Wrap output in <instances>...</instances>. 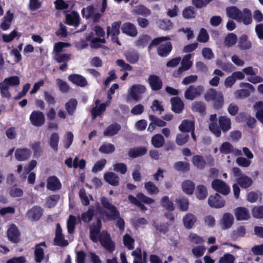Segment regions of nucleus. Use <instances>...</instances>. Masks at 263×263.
<instances>
[{
  "label": "nucleus",
  "instance_id": "1",
  "mask_svg": "<svg viewBox=\"0 0 263 263\" xmlns=\"http://www.w3.org/2000/svg\"><path fill=\"white\" fill-rule=\"evenodd\" d=\"M101 203L105 209L103 213L105 217L110 220H116V226L121 231H123L125 228V222L123 218L120 217V212L115 205H113L109 200L103 196L100 199Z\"/></svg>",
  "mask_w": 263,
  "mask_h": 263
},
{
  "label": "nucleus",
  "instance_id": "2",
  "mask_svg": "<svg viewBox=\"0 0 263 263\" xmlns=\"http://www.w3.org/2000/svg\"><path fill=\"white\" fill-rule=\"evenodd\" d=\"M226 10L228 17L235 20L238 23H243V24L248 25L252 22L251 11L248 8H244L241 11L236 6H230Z\"/></svg>",
  "mask_w": 263,
  "mask_h": 263
},
{
  "label": "nucleus",
  "instance_id": "3",
  "mask_svg": "<svg viewBox=\"0 0 263 263\" xmlns=\"http://www.w3.org/2000/svg\"><path fill=\"white\" fill-rule=\"evenodd\" d=\"M93 30L95 32L96 37H95V34L93 32H90L86 35V40L87 41H90L91 48L93 49L107 48L106 46L101 44V43L104 44L106 42L104 38L105 33L103 28L100 26L97 25L95 26Z\"/></svg>",
  "mask_w": 263,
  "mask_h": 263
},
{
  "label": "nucleus",
  "instance_id": "4",
  "mask_svg": "<svg viewBox=\"0 0 263 263\" xmlns=\"http://www.w3.org/2000/svg\"><path fill=\"white\" fill-rule=\"evenodd\" d=\"M20 83V79L17 76H10L5 78L3 81L0 83V93L2 97L7 99L10 98V87L17 86Z\"/></svg>",
  "mask_w": 263,
  "mask_h": 263
},
{
  "label": "nucleus",
  "instance_id": "5",
  "mask_svg": "<svg viewBox=\"0 0 263 263\" xmlns=\"http://www.w3.org/2000/svg\"><path fill=\"white\" fill-rule=\"evenodd\" d=\"M204 91L202 85H191L184 91V97L186 100L193 101L199 97Z\"/></svg>",
  "mask_w": 263,
  "mask_h": 263
},
{
  "label": "nucleus",
  "instance_id": "6",
  "mask_svg": "<svg viewBox=\"0 0 263 263\" xmlns=\"http://www.w3.org/2000/svg\"><path fill=\"white\" fill-rule=\"evenodd\" d=\"M102 228V222L100 219H98L96 222H94L90 227L89 238L93 242H97L100 237L102 236L101 230Z\"/></svg>",
  "mask_w": 263,
  "mask_h": 263
},
{
  "label": "nucleus",
  "instance_id": "7",
  "mask_svg": "<svg viewBox=\"0 0 263 263\" xmlns=\"http://www.w3.org/2000/svg\"><path fill=\"white\" fill-rule=\"evenodd\" d=\"M100 242L107 251L112 252L115 249V245L112 240L110 234L107 231H103L102 236L99 239Z\"/></svg>",
  "mask_w": 263,
  "mask_h": 263
},
{
  "label": "nucleus",
  "instance_id": "8",
  "mask_svg": "<svg viewBox=\"0 0 263 263\" xmlns=\"http://www.w3.org/2000/svg\"><path fill=\"white\" fill-rule=\"evenodd\" d=\"M212 187L214 190L223 195H227L230 192V187L220 179H214L212 182Z\"/></svg>",
  "mask_w": 263,
  "mask_h": 263
},
{
  "label": "nucleus",
  "instance_id": "9",
  "mask_svg": "<svg viewBox=\"0 0 263 263\" xmlns=\"http://www.w3.org/2000/svg\"><path fill=\"white\" fill-rule=\"evenodd\" d=\"M208 204L212 207L219 209L223 207L226 204L225 200L218 193L210 195L208 198Z\"/></svg>",
  "mask_w": 263,
  "mask_h": 263
},
{
  "label": "nucleus",
  "instance_id": "10",
  "mask_svg": "<svg viewBox=\"0 0 263 263\" xmlns=\"http://www.w3.org/2000/svg\"><path fill=\"white\" fill-rule=\"evenodd\" d=\"M29 119L31 124L36 127L43 125L45 120L44 114L38 110L33 111L30 115Z\"/></svg>",
  "mask_w": 263,
  "mask_h": 263
},
{
  "label": "nucleus",
  "instance_id": "11",
  "mask_svg": "<svg viewBox=\"0 0 263 263\" xmlns=\"http://www.w3.org/2000/svg\"><path fill=\"white\" fill-rule=\"evenodd\" d=\"M146 91V88L144 85L134 84L130 88L129 95L134 100L139 101L141 99L139 94L144 93Z\"/></svg>",
  "mask_w": 263,
  "mask_h": 263
},
{
  "label": "nucleus",
  "instance_id": "12",
  "mask_svg": "<svg viewBox=\"0 0 263 263\" xmlns=\"http://www.w3.org/2000/svg\"><path fill=\"white\" fill-rule=\"evenodd\" d=\"M54 243L55 245L60 247H66L68 245V241L64 238V236L62 234V229L59 223L56 225Z\"/></svg>",
  "mask_w": 263,
  "mask_h": 263
},
{
  "label": "nucleus",
  "instance_id": "13",
  "mask_svg": "<svg viewBox=\"0 0 263 263\" xmlns=\"http://www.w3.org/2000/svg\"><path fill=\"white\" fill-rule=\"evenodd\" d=\"M7 235L8 239L12 242L17 243L21 240L20 231L16 226L14 224H12L10 226L7 230Z\"/></svg>",
  "mask_w": 263,
  "mask_h": 263
},
{
  "label": "nucleus",
  "instance_id": "14",
  "mask_svg": "<svg viewBox=\"0 0 263 263\" xmlns=\"http://www.w3.org/2000/svg\"><path fill=\"white\" fill-rule=\"evenodd\" d=\"M43 211L44 210L41 207L34 205L27 211L26 216L32 221H38L42 216Z\"/></svg>",
  "mask_w": 263,
  "mask_h": 263
},
{
  "label": "nucleus",
  "instance_id": "15",
  "mask_svg": "<svg viewBox=\"0 0 263 263\" xmlns=\"http://www.w3.org/2000/svg\"><path fill=\"white\" fill-rule=\"evenodd\" d=\"M148 82L153 91H158L162 88V81L157 75H150L148 78Z\"/></svg>",
  "mask_w": 263,
  "mask_h": 263
},
{
  "label": "nucleus",
  "instance_id": "16",
  "mask_svg": "<svg viewBox=\"0 0 263 263\" xmlns=\"http://www.w3.org/2000/svg\"><path fill=\"white\" fill-rule=\"evenodd\" d=\"M81 18L79 13L72 11L66 15L65 23L69 26L77 27L80 24Z\"/></svg>",
  "mask_w": 263,
  "mask_h": 263
},
{
  "label": "nucleus",
  "instance_id": "17",
  "mask_svg": "<svg viewBox=\"0 0 263 263\" xmlns=\"http://www.w3.org/2000/svg\"><path fill=\"white\" fill-rule=\"evenodd\" d=\"M234 214L237 220H248L251 218L249 210L243 206H239L234 210Z\"/></svg>",
  "mask_w": 263,
  "mask_h": 263
},
{
  "label": "nucleus",
  "instance_id": "18",
  "mask_svg": "<svg viewBox=\"0 0 263 263\" xmlns=\"http://www.w3.org/2000/svg\"><path fill=\"white\" fill-rule=\"evenodd\" d=\"M121 31L123 33L131 37H135L138 34L136 26L130 22L124 23L121 26Z\"/></svg>",
  "mask_w": 263,
  "mask_h": 263
},
{
  "label": "nucleus",
  "instance_id": "19",
  "mask_svg": "<svg viewBox=\"0 0 263 263\" xmlns=\"http://www.w3.org/2000/svg\"><path fill=\"white\" fill-rule=\"evenodd\" d=\"M31 151L28 148H17L15 151V158L19 161H26L30 158Z\"/></svg>",
  "mask_w": 263,
  "mask_h": 263
},
{
  "label": "nucleus",
  "instance_id": "20",
  "mask_svg": "<svg viewBox=\"0 0 263 263\" xmlns=\"http://www.w3.org/2000/svg\"><path fill=\"white\" fill-rule=\"evenodd\" d=\"M171 109L172 111L177 114H180L184 109V104L181 98L179 97H174L170 100Z\"/></svg>",
  "mask_w": 263,
  "mask_h": 263
},
{
  "label": "nucleus",
  "instance_id": "21",
  "mask_svg": "<svg viewBox=\"0 0 263 263\" xmlns=\"http://www.w3.org/2000/svg\"><path fill=\"white\" fill-rule=\"evenodd\" d=\"M68 79L72 83L79 87H84L88 84L85 78L79 74H71L68 76Z\"/></svg>",
  "mask_w": 263,
  "mask_h": 263
},
{
  "label": "nucleus",
  "instance_id": "22",
  "mask_svg": "<svg viewBox=\"0 0 263 263\" xmlns=\"http://www.w3.org/2000/svg\"><path fill=\"white\" fill-rule=\"evenodd\" d=\"M211 123L209 125V130L216 137H219L221 136V132L217 124L216 114L211 115L210 117Z\"/></svg>",
  "mask_w": 263,
  "mask_h": 263
},
{
  "label": "nucleus",
  "instance_id": "23",
  "mask_svg": "<svg viewBox=\"0 0 263 263\" xmlns=\"http://www.w3.org/2000/svg\"><path fill=\"white\" fill-rule=\"evenodd\" d=\"M173 46L170 42L161 44L157 48V53L161 57L168 56L172 50Z\"/></svg>",
  "mask_w": 263,
  "mask_h": 263
},
{
  "label": "nucleus",
  "instance_id": "24",
  "mask_svg": "<svg viewBox=\"0 0 263 263\" xmlns=\"http://www.w3.org/2000/svg\"><path fill=\"white\" fill-rule=\"evenodd\" d=\"M234 217L230 213H225L220 220V224L223 230L230 229L234 223Z\"/></svg>",
  "mask_w": 263,
  "mask_h": 263
},
{
  "label": "nucleus",
  "instance_id": "25",
  "mask_svg": "<svg viewBox=\"0 0 263 263\" xmlns=\"http://www.w3.org/2000/svg\"><path fill=\"white\" fill-rule=\"evenodd\" d=\"M147 152V149L144 146H138L130 148L128 152V155L132 158H136L145 155Z\"/></svg>",
  "mask_w": 263,
  "mask_h": 263
},
{
  "label": "nucleus",
  "instance_id": "26",
  "mask_svg": "<svg viewBox=\"0 0 263 263\" xmlns=\"http://www.w3.org/2000/svg\"><path fill=\"white\" fill-rule=\"evenodd\" d=\"M219 127L220 132L227 133L231 128V122L230 119L225 116H220L218 118Z\"/></svg>",
  "mask_w": 263,
  "mask_h": 263
},
{
  "label": "nucleus",
  "instance_id": "27",
  "mask_svg": "<svg viewBox=\"0 0 263 263\" xmlns=\"http://www.w3.org/2000/svg\"><path fill=\"white\" fill-rule=\"evenodd\" d=\"M178 128L182 133H190L195 130V122L192 120L184 119L182 121Z\"/></svg>",
  "mask_w": 263,
  "mask_h": 263
},
{
  "label": "nucleus",
  "instance_id": "28",
  "mask_svg": "<svg viewBox=\"0 0 263 263\" xmlns=\"http://www.w3.org/2000/svg\"><path fill=\"white\" fill-rule=\"evenodd\" d=\"M61 183L56 176H50L47 180V187L50 191H57L61 189Z\"/></svg>",
  "mask_w": 263,
  "mask_h": 263
},
{
  "label": "nucleus",
  "instance_id": "29",
  "mask_svg": "<svg viewBox=\"0 0 263 263\" xmlns=\"http://www.w3.org/2000/svg\"><path fill=\"white\" fill-rule=\"evenodd\" d=\"M197 221V217L193 214L186 213L183 217L182 221L184 227L187 229H192Z\"/></svg>",
  "mask_w": 263,
  "mask_h": 263
},
{
  "label": "nucleus",
  "instance_id": "30",
  "mask_svg": "<svg viewBox=\"0 0 263 263\" xmlns=\"http://www.w3.org/2000/svg\"><path fill=\"white\" fill-rule=\"evenodd\" d=\"M104 180L109 184L112 186H118L119 184L120 178L115 173L109 172L104 175Z\"/></svg>",
  "mask_w": 263,
  "mask_h": 263
},
{
  "label": "nucleus",
  "instance_id": "31",
  "mask_svg": "<svg viewBox=\"0 0 263 263\" xmlns=\"http://www.w3.org/2000/svg\"><path fill=\"white\" fill-rule=\"evenodd\" d=\"M194 191L196 197L199 200H204L208 195L207 188L203 184L198 185Z\"/></svg>",
  "mask_w": 263,
  "mask_h": 263
},
{
  "label": "nucleus",
  "instance_id": "32",
  "mask_svg": "<svg viewBox=\"0 0 263 263\" xmlns=\"http://www.w3.org/2000/svg\"><path fill=\"white\" fill-rule=\"evenodd\" d=\"M125 57L126 60L130 64H135L139 60L140 55L139 52L135 49L127 51L125 53Z\"/></svg>",
  "mask_w": 263,
  "mask_h": 263
},
{
  "label": "nucleus",
  "instance_id": "33",
  "mask_svg": "<svg viewBox=\"0 0 263 263\" xmlns=\"http://www.w3.org/2000/svg\"><path fill=\"white\" fill-rule=\"evenodd\" d=\"M238 46L241 50H247L252 47V44L248 40V37L246 34H242L239 39Z\"/></svg>",
  "mask_w": 263,
  "mask_h": 263
},
{
  "label": "nucleus",
  "instance_id": "34",
  "mask_svg": "<svg viewBox=\"0 0 263 263\" xmlns=\"http://www.w3.org/2000/svg\"><path fill=\"white\" fill-rule=\"evenodd\" d=\"M237 182L243 189L249 188L253 183L252 179L246 175L237 178Z\"/></svg>",
  "mask_w": 263,
  "mask_h": 263
},
{
  "label": "nucleus",
  "instance_id": "35",
  "mask_svg": "<svg viewBox=\"0 0 263 263\" xmlns=\"http://www.w3.org/2000/svg\"><path fill=\"white\" fill-rule=\"evenodd\" d=\"M183 191L186 194L192 195L195 189V183L190 180L183 181L181 184Z\"/></svg>",
  "mask_w": 263,
  "mask_h": 263
},
{
  "label": "nucleus",
  "instance_id": "36",
  "mask_svg": "<svg viewBox=\"0 0 263 263\" xmlns=\"http://www.w3.org/2000/svg\"><path fill=\"white\" fill-rule=\"evenodd\" d=\"M121 21H118L114 22L111 24V27L108 26L107 27L106 34L108 36L110 34H113L115 36L116 34L119 35L120 33V29L121 28Z\"/></svg>",
  "mask_w": 263,
  "mask_h": 263
},
{
  "label": "nucleus",
  "instance_id": "37",
  "mask_svg": "<svg viewBox=\"0 0 263 263\" xmlns=\"http://www.w3.org/2000/svg\"><path fill=\"white\" fill-rule=\"evenodd\" d=\"M121 129V126L118 123L111 124L107 126L104 131L105 136L110 137L117 134Z\"/></svg>",
  "mask_w": 263,
  "mask_h": 263
},
{
  "label": "nucleus",
  "instance_id": "38",
  "mask_svg": "<svg viewBox=\"0 0 263 263\" xmlns=\"http://www.w3.org/2000/svg\"><path fill=\"white\" fill-rule=\"evenodd\" d=\"M192 163L199 170H203L206 166V161L202 155H196L192 158Z\"/></svg>",
  "mask_w": 263,
  "mask_h": 263
},
{
  "label": "nucleus",
  "instance_id": "39",
  "mask_svg": "<svg viewBox=\"0 0 263 263\" xmlns=\"http://www.w3.org/2000/svg\"><path fill=\"white\" fill-rule=\"evenodd\" d=\"M132 13L136 15H141L144 16H149L151 13L150 10L142 5L135 6L132 10Z\"/></svg>",
  "mask_w": 263,
  "mask_h": 263
},
{
  "label": "nucleus",
  "instance_id": "40",
  "mask_svg": "<svg viewBox=\"0 0 263 263\" xmlns=\"http://www.w3.org/2000/svg\"><path fill=\"white\" fill-rule=\"evenodd\" d=\"M78 105V101L76 99H70L65 104V109H66L68 114L72 116L76 111L77 106Z\"/></svg>",
  "mask_w": 263,
  "mask_h": 263
},
{
  "label": "nucleus",
  "instance_id": "41",
  "mask_svg": "<svg viewBox=\"0 0 263 263\" xmlns=\"http://www.w3.org/2000/svg\"><path fill=\"white\" fill-rule=\"evenodd\" d=\"M176 202L181 211L185 212L187 211L189 206V201L185 197H179L176 200Z\"/></svg>",
  "mask_w": 263,
  "mask_h": 263
},
{
  "label": "nucleus",
  "instance_id": "42",
  "mask_svg": "<svg viewBox=\"0 0 263 263\" xmlns=\"http://www.w3.org/2000/svg\"><path fill=\"white\" fill-rule=\"evenodd\" d=\"M173 167L176 171L182 173L187 172L190 170L189 163L184 161H178L174 163Z\"/></svg>",
  "mask_w": 263,
  "mask_h": 263
},
{
  "label": "nucleus",
  "instance_id": "43",
  "mask_svg": "<svg viewBox=\"0 0 263 263\" xmlns=\"http://www.w3.org/2000/svg\"><path fill=\"white\" fill-rule=\"evenodd\" d=\"M94 206H89L88 210L81 214V219L84 222L88 223L91 221L94 216Z\"/></svg>",
  "mask_w": 263,
  "mask_h": 263
},
{
  "label": "nucleus",
  "instance_id": "44",
  "mask_svg": "<svg viewBox=\"0 0 263 263\" xmlns=\"http://www.w3.org/2000/svg\"><path fill=\"white\" fill-rule=\"evenodd\" d=\"M196 14L195 8L193 6L186 7L182 11V16L185 19L194 18Z\"/></svg>",
  "mask_w": 263,
  "mask_h": 263
},
{
  "label": "nucleus",
  "instance_id": "45",
  "mask_svg": "<svg viewBox=\"0 0 263 263\" xmlns=\"http://www.w3.org/2000/svg\"><path fill=\"white\" fill-rule=\"evenodd\" d=\"M160 204L161 206L168 211H173L175 207L173 202L171 201L168 196H165L161 199Z\"/></svg>",
  "mask_w": 263,
  "mask_h": 263
},
{
  "label": "nucleus",
  "instance_id": "46",
  "mask_svg": "<svg viewBox=\"0 0 263 263\" xmlns=\"http://www.w3.org/2000/svg\"><path fill=\"white\" fill-rule=\"evenodd\" d=\"M60 140L59 135L57 133H52L49 139V144L54 152L58 151V144Z\"/></svg>",
  "mask_w": 263,
  "mask_h": 263
},
{
  "label": "nucleus",
  "instance_id": "47",
  "mask_svg": "<svg viewBox=\"0 0 263 263\" xmlns=\"http://www.w3.org/2000/svg\"><path fill=\"white\" fill-rule=\"evenodd\" d=\"M151 142L155 147L160 148L164 144L165 140L162 135L156 134L152 137Z\"/></svg>",
  "mask_w": 263,
  "mask_h": 263
},
{
  "label": "nucleus",
  "instance_id": "48",
  "mask_svg": "<svg viewBox=\"0 0 263 263\" xmlns=\"http://www.w3.org/2000/svg\"><path fill=\"white\" fill-rule=\"evenodd\" d=\"M144 188L149 195L157 194L159 192L158 187L151 181L144 183Z\"/></svg>",
  "mask_w": 263,
  "mask_h": 263
},
{
  "label": "nucleus",
  "instance_id": "49",
  "mask_svg": "<svg viewBox=\"0 0 263 263\" xmlns=\"http://www.w3.org/2000/svg\"><path fill=\"white\" fill-rule=\"evenodd\" d=\"M124 245L129 250L134 248L135 239L128 234H125L123 237Z\"/></svg>",
  "mask_w": 263,
  "mask_h": 263
},
{
  "label": "nucleus",
  "instance_id": "50",
  "mask_svg": "<svg viewBox=\"0 0 263 263\" xmlns=\"http://www.w3.org/2000/svg\"><path fill=\"white\" fill-rule=\"evenodd\" d=\"M152 225L157 231L163 234L166 233L169 230L167 223H158L154 221Z\"/></svg>",
  "mask_w": 263,
  "mask_h": 263
},
{
  "label": "nucleus",
  "instance_id": "51",
  "mask_svg": "<svg viewBox=\"0 0 263 263\" xmlns=\"http://www.w3.org/2000/svg\"><path fill=\"white\" fill-rule=\"evenodd\" d=\"M192 109L193 111L203 114L205 111L206 106L204 102L196 101L192 104Z\"/></svg>",
  "mask_w": 263,
  "mask_h": 263
},
{
  "label": "nucleus",
  "instance_id": "52",
  "mask_svg": "<svg viewBox=\"0 0 263 263\" xmlns=\"http://www.w3.org/2000/svg\"><path fill=\"white\" fill-rule=\"evenodd\" d=\"M237 41V35L234 33H229L225 37L224 43L226 46L231 47L236 43Z\"/></svg>",
  "mask_w": 263,
  "mask_h": 263
},
{
  "label": "nucleus",
  "instance_id": "53",
  "mask_svg": "<svg viewBox=\"0 0 263 263\" xmlns=\"http://www.w3.org/2000/svg\"><path fill=\"white\" fill-rule=\"evenodd\" d=\"M76 225V217L72 215H69L67 222V231L69 234H73Z\"/></svg>",
  "mask_w": 263,
  "mask_h": 263
},
{
  "label": "nucleus",
  "instance_id": "54",
  "mask_svg": "<svg viewBox=\"0 0 263 263\" xmlns=\"http://www.w3.org/2000/svg\"><path fill=\"white\" fill-rule=\"evenodd\" d=\"M246 233V230L243 226L239 227L236 230L233 231L231 235L232 240H236L239 237H244Z\"/></svg>",
  "mask_w": 263,
  "mask_h": 263
},
{
  "label": "nucleus",
  "instance_id": "55",
  "mask_svg": "<svg viewBox=\"0 0 263 263\" xmlns=\"http://www.w3.org/2000/svg\"><path fill=\"white\" fill-rule=\"evenodd\" d=\"M213 107L215 109H220L224 103V98L222 93L221 92H218V96L213 100Z\"/></svg>",
  "mask_w": 263,
  "mask_h": 263
},
{
  "label": "nucleus",
  "instance_id": "56",
  "mask_svg": "<svg viewBox=\"0 0 263 263\" xmlns=\"http://www.w3.org/2000/svg\"><path fill=\"white\" fill-rule=\"evenodd\" d=\"M219 150L222 154H229L233 152L234 147L230 142H224L221 145Z\"/></svg>",
  "mask_w": 263,
  "mask_h": 263
},
{
  "label": "nucleus",
  "instance_id": "57",
  "mask_svg": "<svg viewBox=\"0 0 263 263\" xmlns=\"http://www.w3.org/2000/svg\"><path fill=\"white\" fill-rule=\"evenodd\" d=\"M151 37L147 34H143L141 35L138 40L135 42V45L137 47H144L145 46L148 42L150 41Z\"/></svg>",
  "mask_w": 263,
  "mask_h": 263
},
{
  "label": "nucleus",
  "instance_id": "58",
  "mask_svg": "<svg viewBox=\"0 0 263 263\" xmlns=\"http://www.w3.org/2000/svg\"><path fill=\"white\" fill-rule=\"evenodd\" d=\"M252 215L256 219L263 218V205L254 206L252 209Z\"/></svg>",
  "mask_w": 263,
  "mask_h": 263
},
{
  "label": "nucleus",
  "instance_id": "59",
  "mask_svg": "<svg viewBox=\"0 0 263 263\" xmlns=\"http://www.w3.org/2000/svg\"><path fill=\"white\" fill-rule=\"evenodd\" d=\"M31 147L33 151V155L34 157H39L42 152V149L41 146L40 141H35L31 144Z\"/></svg>",
  "mask_w": 263,
  "mask_h": 263
},
{
  "label": "nucleus",
  "instance_id": "60",
  "mask_svg": "<svg viewBox=\"0 0 263 263\" xmlns=\"http://www.w3.org/2000/svg\"><path fill=\"white\" fill-rule=\"evenodd\" d=\"M100 152L103 154H111L115 151V146L111 143L103 144L99 148Z\"/></svg>",
  "mask_w": 263,
  "mask_h": 263
},
{
  "label": "nucleus",
  "instance_id": "61",
  "mask_svg": "<svg viewBox=\"0 0 263 263\" xmlns=\"http://www.w3.org/2000/svg\"><path fill=\"white\" fill-rule=\"evenodd\" d=\"M56 83L61 92L66 93L69 91L70 87L66 82L61 79H57L56 80Z\"/></svg>",
  "mask_w": 263,
  "mask_h": 263
},
{
  "label": "nucleus",
  "instance_id": "62",
  "mask_svg": "<svg viewBox=\"0 0 263 263\" xmlns=\"http://www.w3.org/2000/svg\"><path fill=\"white\" fill-rule=\"evenodd\" d=\"M189 138L190 136L189 134H178L176 137V143L178 145H183L188 142Z\"/></svg>",
  "mask_w": 263,
  "mask_h": 263
},
{
  "label": "nucleus",
  "instance_id": "63",
  "mask_svg": "<svg viewBox=\"0 0 263 263\" xmlns=\"http://www.w3.org/2000/svg\"><path fill=\"white\" fill-rule=\"evenodd\" d=\"M218 92L215 89L211 88L209 89L204 95L205 100L208 102L212 101L218 96Z\"/></svg>",
  "mask_w": 263,
  "mask_h": 263
},
{
  "label": "nucleus",
  "instance_id": "64",
  "mask_svg": "<svg viewBox=\"0 0 263 263\" xmlns=\"http://www.w3.org/2000/svg\"><path fill=\"white\" fill-rule=\"evenodd\" d=\"M255 106L260 108L256 113V118L263 124V102L258 101L255 103Z\"/></svg>",
  "mask_w": 263,
  "mask_h": 263
}]
</instances>
